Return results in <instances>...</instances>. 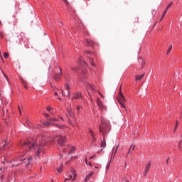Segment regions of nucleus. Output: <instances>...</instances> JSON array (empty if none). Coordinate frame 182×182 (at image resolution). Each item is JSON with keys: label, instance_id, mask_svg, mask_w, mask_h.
Listing matches in <instances>:
<instances>
[{"label": "nucleus", "instance_id": "obj_1", "mask_svg": "<svg viewBox=\"0 0 182 182\" xmlns=\"http://www.w3.org/2000/svg\"><path fill=\"white\" fill-rule=\"evenodd\" d=\"M20 144L22 151H31L32 150H35L36 156L39 157V154H41V152L43 151V148L46 146V142H45V141H42L41 143L38 145V143H36L35 140L30 138L26 141H21Z\"/></svg>", "mask_w": 182, "mask_h": 182}, {"label": "nucleus", "instance_id": "obj_2", "mask_svg": "<svg viewBox=\"0 0 182 182\" xmlns=\"http://www.w3.org/2000/svg\"><path fill=\"white\" fill-rule=\"evenodd\" d=\"M56 142L60 147H63L65 143H66V137L63 136H55L50 141L48 142V144L52 146L53 144H55Z\"/></svg>", "mask_w": 182, "mask_h": 182}, {"label": "nucleus", "instance_id": "obj_3", "mask_svg": "<svg viewBox=\"0 0 182 182\" xmlns=\"http://www.w3.org/2000/svg\"><path fill=\"white\" fill-rule=\"evenodd\" d=\"M77 175L76 174L75 171H70V172L67 173V177L65 179V182L68 181V180H71V181H74L76 179Z\"/></svg>", "mask_w": 182, "mask_h": 182}, {"label": "nucleus", "instance_id": "obj_4", "mask_svg": "<svg viewBox=\"0 0 182 182\" xmlns=\"http://www.w3.org/2000/svg\"><path fill=\"white\" fill-rule=\"evenodd\" d=\"M118 102L121 105V106L123 107V109H125L127 112V109H126V106L124 105V102H126V99H124V96H123V93H122V91L119 92V97H118Z\"/></svg>", "mask_w": 182, "mask_h": 182}, {"label": "nucleus", "instance_id": "obj_5", "mask_svg": "<svg viewBox=\"0 0 182 182\" xmlns=\"http://www.w3.org/2000/svg\"><path fill=\"white\" fill-rule=\"evenodd\" d=\"M9 146H10L9 140L3 139L0 142V150H4V149H7V147H9Z\"/></svg>", "mask_w": 182, "mask_h": 182}, {"label": "nucleus", "instance_id": "obj_6", "mask_svg": "<svg viewBox=\"0 0 182 182\" xmlns=\"http://www.w3.org/2000/svg\"><path fill=\"white\" fill-rule=\"evenodd\" d=\"M97 104L100 110H107L106 106L103 105V102L99 98H97Z\"/></svg>", "mask_w": 182, "mask_h": 182}, {"label": "nucleus", "instance_id": "obj_7", "mask_svg": "<svg viewBox=\"0 0 182 182\" xmlns=\"http://www.w3.org/2000/svg\"><path fill=\"white\" fill-rule=\"evenodd\" d=\"M88 55H90V57L88 56L90 59V63H91L92 66H95V63H93V54H91L90 51H87Z\"/></svg>", "mask_w": 182, "mask_h": 182}, {"label": "nucleus", "instance_id": "obj_8", "mask_svg": "<svg viewBox=\"0 0 182 182\" xmlns=\"http://www.w3.org/2000/svg\"><path fill=\"white\" fill-rule=\"evenodd\" d=\"M117 149H119V145L117 147L113 148L112 155L111 156V159H114V156H116V154L117 153Z\"/></svg>", "mask_w": 182, "mask_h": 182}, {"label": "nucleus", "instance_id": "obj_9", "mask_svg": "<svg viewBox=\"0 0 182 182\" xmlns=\"http://www.w3.org/2000/svg\"><path fill=\"white\" fill-rule=\"evenodd\" d=\"M85 45H87V46H92V45H95V42L92 40L86 39Z\"/></svg>", "mask_w": 182, "mask_h": 182}, {"label": "nucleus", "instance_id": "obj_10", "mask_svg": "<svg viewBox=\"0 0 182 182\" xmlns=\"http://www.w3.org/2000/svg\"><path fill=\"white\" fill-rule=\"evenodd\" d=\"M143 77H144V73L142 75H138L135 77V80L136 82L139 81V80H141V79H143Z\"/></svg>", "mask_w": 182, "mask_h": 182}, {"label": "nucleus", "instance_id": "obj_11", "mask_svg": "<svg viewBox=\"0 0 182 182\" xmlns=\"http://www.w3.org/2000/svg\"><path fill=\"white\" fill-rule=\"evenodd\" d=\"M73 99H82V94H80V92L75 93Z\"/></svg>", "mask_w": 182, "mask_h": 182}, {"label": "nucleus", "instance_id": "obj_12", "mask_svg": "<svg viewBox=\"0 0 182 182\" xmlns=\"http://www.w3.org/2000/svg\"><path fill=\"white\" fill-rule=\"evenodd\" d=\"M101 149H105L106 147V139L105 137L103 138V140L101 141V145H100Z\"/></svg>", "mask_w": 182, "mask_h": 182}, {"label": "nucleus", "instance_id": "obj_13", "mask_svg": "<svg viewBox=\"0 0 182 182\" xmlns=\"http://www.w3.org/2000/svg\"><path fill=\"white\" fill-rule=\"evenodd\" d=\"M150 167H151V162L148 161V163L146 164V166L145 167V171H149V170H150Z\"/></svg>", "mask_w": 182, "mask_h": 182}, {"label": "nucleus", "instance_id": "obj_14", "mask_svg": "<svg viewBox=\"0 0 182 182\" xmlns=\"http://www.w3.org/2000/svg\"><path fill=\"white\" fill-rule=\"evenodd\" d=\"M89 132H90V134H91V137H92V141H96V139L95 138V132H93V130L90 129V130H89Z\"/></svg>", "mask_w": 182, "mask_h": 182}, {"label": "nucleus", "instance_id": "obj_15", "mask_svg": "<svg viewBox=\"0 0 182 182\" xmlns=\"http://www.w3.org/2000/svg\"><path fill=\"white\" fill-rule=\"evenodd\" d=\"M61 77H62V69L60 68V74L55 75V80H59Z\"/></svg>", "mask_w": 182, "mask_h": 182}, {"label": "nucleus", "instance_id": "obj_16", "mask_svg": "<svg viewBox=\"0 0 182 182\" xmlns=\"http://www.w3.org/2000/svg\"><path fill=\"white\" fill-rule=\"evenodd\" d=\"M93 176V172H90V174L87 175L85 178V182L88 181V180Z\"/></svg>", "mask_w": 182, "mask_h": 182}, {"label": "nucleus", "instance_id": "obj_17", "mask_svg": "<svg viewBox=\"0 0 182 182\" xmlns=\"http://www.w3.org/2000/svg\"><path fill=\"white\" fill-rule=\"evenodd\" d=\"M134 149H136V145L132 144L128 151V154H130V151H134Z\"/></svg>", "mask_w": 182, "mask_h": 182}, {"label": "nucleus", "instance_id": "obj_18", "mask_svg": "<svg viewBox=\"0 0 182 182\" xmlns=\"http://www.w3.org/2000/svg\"><path fill=\"white\" fill-rule=\"evenodd\" d=\"M23 160H26V159L23 158V156H20L19 158H16L14 159V161H23Z\"/></svg>", "mask_w": 182, "mask_h": 182}, {"label": "nucleus", "instance_id": "obj_19", "mask_svg": "<svg viewBox=\"0 0 182 182\" xmlns=\"http://www.w3.org/2000/svg\"><path fill=\"white\" fill-rule=\"evenodd\" d=\"M87 89H90L91 90L95 91V85L88 84V85H87Z\"/></svg>", "mask_w": 182, "mask_h": 182}, {"label": "nucleus", "instance_id": "obj_20", "mask_svg": "<svg viewBox=\"0 0 182 182\" xmlns=\"http://www.w3.org/2000/svg\"><path fill=\"white\" fill-rule=\"evenodd\" d=\"M46 109L48 110V112H50L51 114H53V109H52V107L48 106L47 107Z\"/></svg>", "mask_w": 182, "mask_h": 182}, {"label": "nucleus", "instance_id": "obj_21", "mask_svg": "<svg viewBox=\"0 0 182 182\" xmlns=\"http://www.w3.org/2000/svg\"><path fill=\"white\" fill-rule=\"evenodd\" d=\"M48 120H50V122H60V120H59V119H57V118H50L48 119Z\"/></svg>", "mask_w": 182, "mask_h": 182}, {"label": "nucleus", "instance_id": "obj_22", "mask_svg": "<svg viewBox=\"0 0 182 182\" xmlns=\"http://www.w3.org/2000/svg\"><path fill=\"white\" fill-rule=\"evenodd\" d=\"M171 49H173V45H171L168 50H167V53H166V55H168L170 53V52H171Z\"/></svg>", "mask_w": 182, "mask_h": 182}, {"label": "nucleus", "instance_id": "obj_23", "mask_svg": "<svg viewBox=\"0 0 182 182\" xmlns=\"http://www.w3.org/2000/svg\"><path fill=\"white\" fill-rule=\"evenodd\" d=\"M75 150H76V149L73 146L69 152V154H73V153H75Z\"/></svg>", "mask_w": 182, "mask_h": 182}, {"label": "nucleus", "instance_id": "obj_24", "mask_svg": "<svg viewBox=\"0 0 182 182\" xmlns=\"http://www.w3.org/2000/svg\"><path fill=\"white\" fill-rule=\"evenodd\" d=\"M166 14H167V10H165L164 11L163 15H162V18H161L160 22H161V21H163V18H164V16H166Z\"/></svg>", "mask_w": 182, "mask_h": 182}, {"label": "nucleus", "instance_id": "obj_25", "mask_svg": "<svg viewBox=\"0 0 182 182\" xmlns=\"http://www.w3.org/2000/svg\"><path fill=\"white\" fill-rule=\"evenodd\" d=\"M27 161H28L27 166H28L29 163H31V161H32V156H29L28 158Z\"/></svg>", "mask_w": 182, "mask_h": 182}, {"label": "nucleus", "instance_id": "obj_26", "mask_svg": "<svg viewBox=\"0 0 182 182\" xmlns=\"http://www.w3.org/2000/svg\"><path fill=\"white\" fill-rule=\"evenodd\" d=\"M4 58H6V59H8V58H9V54L8 53H4Z\"/></svg>", "mask_w": 182, "mask_h": 182}, {"label": "nucleus", "instance_id": "obj_27", "mask_svg": "<svg viewBox=\"0 0 182 182\" xmlns=\"http://www.w3.org/2000/svg\"><path fill=\"white\" fill-rule=\"evenodd\" d=\"M100 133H102L103 136H105V132H103V129H102V126H100Z\"/></svg>", "mask_w": 182, "mask_h": 182}, {"label": "nucleus", "instance_id": "obj_28", "mask_svg": "<svg viewBox=\"0 0 182 182\" xmlns=\"http://www.w3.org/2000/svg\"><path fill=\"white\" fill-rule=\"evenodd\" d=\"M57 171L58 173H62V166H60V168H58Z\"/></svg>", "mask_w": 182, "mask_h": 182}, {"label": "nucleus", "instance_id": "obj_29", "mask_svg": "<svg viewBox=\"0 0 182 182\" xmlns=\"http://www.w3.org/2000/svg\"><path fill=\"white\" fill-rule=\"evenodd\" d=\"M112 161H110L109 162V164L107 165V166H106V169L107 170H108L109 168V167H110V162H111Z\"/></svg>", "mask_w": 182, "mask_h": 182}, {"label": "nucleus", "instance_id": "obj_30", "mask_svg": "<svg viewBox=\"0 0 182 182\" xmlns=\"http://www.w3.org/2000/svg\"><path fill=\"white\" fill-rule=\"evenodd\" d=\"M50 124V122H46L44 123V126H49Z\"/></svg>", "mask_w": 182, "mask_h": 182}, {"label": "nucleus", "instance_id": "obj_31", "mask_svg": "<svg viewBox=\"0 0 182 182\" xmlns=\"http://www.w3.org/2000/svg\"><path fill=\"white\" fill-rule=\"evenodd\" d=\"M147 173H149V171H144V177H146L147 176Z\"/></svg>", "mask_w": 182, "mask_h": 182}, {"label": "nucleus", "instance_id": "obj_32", "mask_svg": "<svg viewBox=\"0 0 182 182\" xmlns=\"http://www.w3.org/2000/svg\"><path fill=\"white\" fill-rule=\"evenodd\" d=\"M173 5V2H171L168 6L167 8H171V6Z\"/></svg>", "mask_w": 182, "mask_h": 182}, {"label": "nucleus", "instance_id": "obj_33", "mask_svg": "<svg viewBox=\"0 0 182 182\" xmlns=\"http://www.w3.org/2000/svg\"><path fill=\"white\" fill-rule=\"evenodd\" d=\"M68 114H70V116H72V114H73V112L70 110H68Z\"/></svg>", "mask_w": 182, "mask_h": 182}, {"label": "nucleus", "instance_id": "obj_34", "mask_svg": "<svg viewBox=\"0 0 182 182\" xmlns=\"http://www.w3.org/2000/svg\"><path fill=\"white\" fill-rule=\"evenodd\" d=\"M98 93H99L100 96H101L102 97V99H105V96L103 95H102L100 93V92L98 91Z\"/></svg>", "mask_w": 182, "mask_h": 182}, {"label": "nucleus", "instance_id": "obj_35", "mask_svg": "<svg viewBox=\"0 0 182 182\" xmlns=\"http://www.w3.org/2000/svg\"><path fill=\"white\" fill-rule=\"evenodd\" d=\"M21 83H23V85H25V83H26V82H25V80H23V79H21Z\"/></svg>", "mask_w": 182, "mask_h": 182}, {"label": "nucleus", "instance_id": "obj_36", "mask_svg": "<svg viewBox=\"0 0 182 182\" xmlns=\"http://www.w3.org/2000/svg\"><path fill=\"white\" fill-rule=\"evenodd\" d=\"M177 126H178V121H176V122L175 130L177 129Z\"/></svg>", "mask_w": 182, "mask_h": 182}, {"label": "nucleus", "instance_id": "obj_37", "mask_svg": "<svg viewBox=\"0 0 182 182\" xmlns=\"http://www.w3.org/2000/svg\"><path fill=\"white\" fill-rule=\"evenodd\" d=\"M65 89L66 90H69V85L68 84L65 85Z\"/></svg>", "mask_w": 182, "mask_h": 182}, {"label": "nucleus", "instance_id": "obj_38", "mask_svg": "<svg viewBox=\"0 0 182 182\" xmlns=\"http://www.w3.org/2000/svg\"><path fill=\"white\" fill-rule=\"evenodd\" d=\"M72 70L75 71V70H77V68L75 67V68H71Z\"/></svg>", "mask_w": 182, "mask_h": 182}, {"label": "nucleus", "instance_id": "obj_39", "mask_svg": "<svg viewBox=\"0 0 182 182\" xmlns=\"http://www.w3.org/2000/svg\"><path fill=\"white\" fill-rule=\"evenodd\" d=\"M181 141H179V143H178V147H179V149H181Z\"/></svg>", "mask_w": 182, "mask_h": 182}, {"label": "nucleus", "instance_id": "obj_40", "mask_svg": "<svg viewBox=\"0 0 182 182\" xmlns=\"http://www.w3.org/2000/svg\"><path fill=\"white\" fill-rule=\"evenodd\" d=\"M3 75H4V77H5V79H6V80H9L8 76H6V75H5V73H3Z\"/></svg>", "mask_w": 182, "mask_h": 182}, {"label": "nucleus", "instance_id": "obj_41", "mask_svg": "<svg viewBox=\"0 0 182 182\" xmlns=\"http://www.w3.org/2000/svg\"><path fill=\"white\" fill-rule=\"evenodd\" d=\"M4 171V168L2 167H0V173H2ZM1 177V175H0Z\"/></svg>", "mask_w": 182, "mask_h": 182}, {"label": "nucleus", "instance_id": "obj_42", "mask_svg": "<svg viewBox=\"0 0 182 182\" xmlns=\"http://www.w3.org/2000/svg\"><path fill=\"white\" fill-rule=\"evenodd\" d=\"M19 164H21V163H17L16 164H14V165H13V167H15V166H19Z\"/></svg>", "mask_w": 182, "mask_h": 182}, {"label": "nucleus", "instance_id": "obj_43", "mask_svg": "<svg viewBox=\"0 0 182 182\" xmlns=\"http://www.w3.org/2000/svg\"><path fill=\"white\" fill-rule=\"evenodd\" d=\"M23 86H24L25 89H28V85H26V83L23 84Z\"/></svg>", "mask_w": 182, "mask_h": 182}, {"label": "nucleus", "instance_id": "obj_44", "mask_svg": "<svg viewBox=\"0 0 182 182\" xmlns=\"http://www.w3.org/2000/svg\"><path fill=\"white\" fill-rule=\"evenodd\" d=\"M18 107L20 114H22V112L21 111V107L19 106Z\"/></svg>", "mask_w": 182, "mask_h": 182}, {"label": "nucleus", "instance_id": "obj_45", "mask_svg": "<svg viewBox=\"0 0 182 182\" xmlns=\"http://www.w3.org/2000/svg\"><path fill=\"white\" fill-rule=\"evenodd\" d=\"M0 36L1 38H4V34L1 32H0Z\"/></svg>", "mask_w": 182, "mask_h": 182}, {"label": "nucleus", "instance_id": "obj_46", "mask_svg": "<svg viewBox=\"0 0 182 182\" xmlns=\"http://www.w3.org/2000/svg\"><path fill=\"white\" fill-rule=\"evenodd\" d=\"M73 159H77V156H73V157H71V160H73Z\"/></svg>", "mask_w": 182, "mask_h": 182}, {"label": "nucleus", "instance_id": "obj_47", "mask_svg": "<svg viewBox=\"0 0 182 182\" xmlns=\"http://www.w3.org/2000/svg\"><path fill=\"white\" fill-rule=\"evenodd\" d=\"M95 156H96V155H93L92 156H91V157L90 158V159L92 160V159H93V158L95 157Z\"/></svg>", "mask_w": 182, "mask_h": 182}, {"label": "nucleus", "instance_id": "obj_48", "mask_svg": "<svg viewBox=\"0 0 182 182\" xmlns=\"http://www.w3.org/2000/svg\"><path fill=\"white\" fill-rule=\"evenodd\" d=\"M168 160H170V158H168V159L166 160V164H168Z\"/></svg>", "mask_w": 182, "mask_h": 182}, {"label": "nucleus", "instance_id": "obj_49", "mask_svg": "<svg viewBox=\"0 0 182 182\" xmlns=\"http://www.w3.org/2000/svg\"><path fill=\"white\" fill-rule=\"evenodd\" d=\"M55 126H56L57 127H62V126H60V125H59V124H55Z\"/></svg>", "mask_w": 182, "mask_h": 182}, {"label": "nucleus", "instance_id": "obj_50", "mask_svg": "<svg viewBox=\"0 0 182 182\" xmlns=\"http://www.w3.org/2000/svg\"><path fill=\"white\" fill-rule=\"evenodd\" d=\"M77 110H80V106H78V107H77Z\"/></svg>", "mask_w": 182, "mask_h": 182}, {"label": "nucleus", "instance_id": "obj_51", "mask_svg": "<svg viewBox=\"0 0 182 182\" xmlns=\"http://www.w3.org/2000/svg\"><path fill=\"white\" fill-rule=\"evenodd\" d=\"M143 68H144V65H143V61H142L141 69H143Z\"/></svg>", "mask_w": 182, "mask_h": 182}, {"label": "nucleus", "instance_id": "obj_52", "mask_svg": "<svg viewBox=\"0 0 182 182\" xmlns=\"http://www.w3.org/2000/svg\"><path fill=\"white\" fill-rule=\"evenodd\" d=\"M62 95L63 96H65V92H63V90H62Z\"/></svg>", "mask_w": 182, "mask_h": 182}, {"label": "nucleus", "instance_id": "obj_53", "mask_svg": "<svg viewBox=\"0 0 182 182\" xmlns=\"http://www.w3.org/2000/svg\"><path fill=\"white\" fill-rule=\"evenodd\" d=\"M61 122H63V118L60 117Z\"/></svg>", "mask_w": 182, "mask_h": 182}, {"label": "nucleus", "instance_id": "obj_54", "mask_svg": "<svg viewBox=\"0 0 182 182\" xmlns=\"http://www.w3.org/2000/svg\"><path fill=\"white\" fill-rule=\"evenodd\" d=\"M64 1V2H65V4H68V1L67 0H63Z\"/></svg>", "mask_w": 182, "mask_h": 182}, {"label": "nucleus", "instance_id": "obj_55", "mask_svg": "<svg viewBox=\"0 0 182 182\" xmlns=\"http://www.w3.org/2000/svg\"><path fill=\"white\" fill-rule=\"evenodd\" d=\"M168 9H169V8H167V7H166V9H165V11H166V12H167V11H168Z\"/></svg>", "mask_w": 182, "mask_h": 182}, {"label": "nucleus", "instance_id": "obj_56", "mask_svg": "<svg viewBox=\"0 0 182 182\" xmlns=\"http://www.w3.org/2000/svg\"><path fill=\"white\" fill-rule=\"evenodd\" d=\"M46 117H49V114H46Z\"/></svg>", "mask_w": 182, "mask_h": 182}, {"label": "nucleus", "instance_id": "obj_57", "mask_svg": "<svg viewBox=\"0 0 182 182\" xmlns=\"http://www.w3.org/2000/svg\"><path fill=\"white\" fill-rule=\"evenodd\" d=\"M85 163L87 164V159H85Z\"/></svg>", "mask_w": 182, "mask_h": 182}, {"label": "nucleus", "instance_id": "obj_58", "mask_svg": "<svg viewBox=\"0 0 182 182\" xmlns=\"http://www.w3.org/2000/svg\"><path fill=\"white\" fill-rule=\"evenodd\" d=\"M85 163L87 164V159H85Z\"/></svg>", "mask_w": 182, "mask_h": 182}, {"label": "nucleus", "instance_id": "obj_59", "mask_svg": "<svg viewBox=\"0 0 182 182\" xmlns=\"http://www.w3.org/2000/svg\"><path fill=\"white\" fill-rule=\"evenodd\" d=\"M55 96H58V92H55Z\"/></svg>", "mask_w": 182, "mask_h": 182}, {"label": "nucleus", "instance_id": "obj_60", "mask_svg": "<svg viewBox=\"0 0 182 182\" xmlns=\"http://www.w3.org/2000/svg\"><path fill=\"white\" fill-rule=\"evenodd\" d=\"M83 63H84V65H86V62L83 61Z\"/></svg>", "mask_w": 182, "mask_h": 182}, {"label": "nucleus", "instance_id": "obj_61", "mask_svg": "<svg viewBox=\"0 0 182 182\" xmlns=\"http://www.w3.org/2000/svg\"><path fill=\"white\" fill-rule=\"evenodd\" d=\"M89 166H92V164L90 162H89Z\"/></svg>", "mask_w": 182, "mask_h": 182}, {"label": "nucleus", "instance_id": "obj_62", "mask_svg": "<svg viewBox=\"0 0 182 182\" xmlns=\"http://www.w3.org/2000/svg\"><path fill=\"white\" fill-rule=\"evenodd\" d=\"M27 124H28V126H29V122H27Z\"/></svg>", "mask_w": 182, "mask_h": 182}, {"label": "nucleus", "instance_id": "obj_63", "mask_svg": "<svg viewBox=\"0 0 182 182\" xmlns=\"http://www.w3.org/2000/svg\"><path fill=\"white\" fill-rule=\"evenodd\" d=\"M27 124H28V126H29V122H27Z\"/></svg>", "mask_w": 182, "mask_h": 182}, {"label": "nucleus", "instance_id": "obj_64", "mask_svg": "<svg viewBox=\"0 0 182 182\" xmlns=\"http://www.w3.org/2000/svg\"><path fill=\"white\" fill-rule=\"evenodd\" d=\"M63 151H66V150L65 149H63Z\"/></svg>", "mask_w": 182, "mask_h": 182}]
</instances>
